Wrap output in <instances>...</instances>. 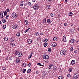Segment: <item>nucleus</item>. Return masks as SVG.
I'll return each instance as SVG.
<instances>
[{
	"mask_svg": "<svg viewBox=\"0 0 79 79\" xmlns=\"http://www.w3.org/2000/svg\"><path fill=\"white\" fill-rule=\"evenodd\" d=\"M31 72V69H29L27 71V73H29Z\"/></svg>",
	"mask_w": 79,
	"mask_h": 79,
	"instance_id": "79ce46f5",
	"label": "nucleus"
},
{
	"mask_svg": "<svg viewBox=\"0 0 79 79\" xmlns=\"http://www.w3.org/2000/svg\"><path fill=\"white\" fill-rule=\"evenodd\" d=\"M70 51H73V47H71L70 49Z\"/></svg>",
	"mask_w": 79,
	"mask_h": 79,
	"instance_id": "49530a36",
	"label": "nucleus"
},
{
	"mask_svg": "<svg viewBox=\"0 0 79 79\" xmlns=\"http://www.w3.org/2000/svg\"><path fill=\"white\" fill-rule=\"evenodd\" d=\"M48 61H49L48 60H46L45 61V62L46 63H48Z\"/></svg>",
	"mask_w": 79,
	"mask_h": 79,
	"instance_id": "bf43d9fd",
	"label": "nucleus"
},
{
	"mask_svg": "<svg viewBox=\"0 0 79 79\" xmlns=\"http://www.w3.org/2000/svg\"><path fill=\"white\" fill-rule=\"evenodd\" d=\"M43 23H46V18H44V19Z\"/></svg>",
	"mask_w": 79,
	"mask_h": 79,
	"instance_id": "a878e982",
	"label": "nucleus"
},
{
	"mask_svg": "<svg viewBox=\"0 0 79 79\" xmlns=\"http://www.w3.org/2000/svg\"><path fill=\"white\" fill-rule=\"evenodd\" d=\"M27 42L28 44H31L32 42V40H27Z\"/></svg>",
	"mask_w": 79,
	"mask_h": 79,
	"instance_id": "2eb2a0df",
	"label": "nucleus"
},
{
	"mask_svg": "<svg viewBox=\"0 0 79 79\" xmlns=\"http://www.w3.org/2000/svg\"><path fill=\"white\" fill-rule=\"evenodd\" d=\"M10 11V9H8L7 10V13H8Z\"/></svg>",
	"mask_w": 79,
	"mask_h": 79,
	"instance_id": "0e129e2a",
	"label": "nucleus"
},
{
	"mask_svg": "<svg viewBox=\"0 0 79 79\" xmlns=\"http://www.w3.org/2000/svg\"><path fill=\"white\" fill-rule=\"evenodd\" d=\"M19 61H20V59H19V58L16 59V60H15V62H16V63H19Z\"/></svg>",
	"mask_w": 79,
	"mask_h": 79,
	"instance_id": "9b49d317",
	"label": "nucleus"
},
{
	"mask_svg": "<svg viewBox=\"0 0 79 79\" xmlns=\"http://www.w3.org/2000/svg\"><path fill=\"white\" fill-rule=\"evenodd\" d=\"M51 16L52 17H53V14L52 13L51 14Z\"/></svg>",
	"mask_w": 79,
	"mask_h": 79,
	"instance_id": "680f3d73",
	"label": "nucleus"
},
{
	"mask_svg": "<svg viewBox=\"0 0 79 79\" xmlns=\"http://www.w3.org/2000/svg\"><path fill=\"white\" fill-rule=\"evenodd\" d=\"M79 77V74L76 73L72 77V78H74V79H77Z\"/></svg>",
	"mask_w": 79,
	"mask_h": 79,
	"instance_id": "f03ea898",
	"label": "nucleus"
},
{
	"mask_svg": "<svg viewBox=\"0 0 79 79\" xmlns=\"http://www.w3.org/2000/svg\"><path fill=\"white\" fill-rule=\"evenodd\" d=\"M20 34L19 32H18L17 33L16 35L17 37H19L20 36Z\"/></svg>",
	"mask_w": 79,
	"mask_h": 79,
	"instance_id": "393cba45",
	"label": "nucleus"
},
{
	"mask_svg": "<svg viewBox=\"0 0 79 79\" xmlns=\"http://www.w3.org/2000/svg\"><path fill=\"white\" fill-rule=\"evenodd\" d=\"M48 9H50V5H48Z\"/></svg>",
	"mask_w": 79,
	"mask_h": 79,
	"instance_id": "5fc2aeb1",
	"label": "nucleus"
},
{
	"mask_svg": "<svg viewBox=\"0 0 79 79\" xmlns=\"http://www.w3.org/2000/svg\"><path fill=\"white\" fill-rule=\"evenodd\" d=\"M52 0H48V3H50V2Z\"/></svg>",
	"mask_w": 79,
	"mask_h": 79,
	"instance_id": "052dcab7",
	"label": "nucleus"
},
{
	"mask_svg": "<svg viewBox=\"0 0 79 79\" xmlns=\"http://www.w3.org/2000/svg\"><path fill=\"white\" fill-rule=\"evenodd\" d=\"M70 31H71V32L72 33H73L74 32V30L71 29L70 30Z\"/></svg>",
	"mask_w": 79,
	"mask_h": 79,
	"instance_id": "4c0bfd02",
	"label": "nucleus"
},
{
	"mask_svg": "<svg viewBox=\"0 0 79 79\" xmlns=\"http://www.w3.org/2000/svg\"><path fill=\"white\" fill-rule=\"evenodd\" d=\"M76 44H78V42H79V40H77L76 41Z\"/></svg>",
	"mask_w": 79,
	"mask_h": 79,
	"instance_id": "6e6d98bb",
	"label": "nucleus"
},
{
	"mask_svg": "<svg viewBox=\"0 0 79 79\" xmlns=\"http://www.w3.org/2000/svg\"><path fill=\"white\" fill-rule=\"evenodd\" d=\"M39 35V32H35V35Z\"/></svg>",
	"mask_w": 79,
	"mask_h": 79,
	"instance_id": "bb28decb",
	"label": "nucleus"
},
{
	"mask_svg": "<svg viewBox=\"0 0 79 79\" xmlns=\"http://www.w3.org/2000/svg\"><path fill=\"white\" fill-rule=\"evenodd\" d=\"M52 66H53V65L51 64L49 66V69H52Z\"/></svg>",
	"mask_w": 79,
	"mask_h": 79,
	"instance_id": "aec40b11",
	"label": "nucleus"
},
{
	"mask_svg": "<svg viewBox=\"0 0 79 79\" xmlns=\"http://www.w3.org/2000/svg\"><path fill=\"white\" fill-rule=\"evenodd\" d=\"M69 15L70 16H71L73 15V13L72 12H69Z\"/></svg>",
	"mask_w": 79,
	"mask_h": 79,
	"instance_id": "7c9ffc66",
	"label": "nucleus"
},
{
	"mask_svg": "<svg viewBox=\"0 0 79 79\" xmlns=\"http://www.w3.org/2000/svg\"><path fill=\"white\" fill-rule=\"evenodd\" d=\"M70 42H71V44H73L74 42V39H72L70 40Z\"/></svg>",
	"mask_w": 79,
	"mask_h": 79,
	"instance_id": "6ab92c4d",
	"label": "nucleus"
},
{
	"mask_svg": "<svg viewBox=\"0 0 79 79\" xmlns=\"http://www.w3.org/2000/svg\"><path fill=\"white\" fill-rule=\"evenodd\" d=\"M27 5L28 6H31V5H32V4H31V3L30 2H27Z\"/></svg>",
	"mask_w": 79,
	"mask_h": 79,
	"instance_id": "f3484780",
	"label": "nucleus"
},
{
	"mask_svg": "<svg viewBox=\"0 0 79 79\" xmlns=\"http://www.w3.org/2000/svg\"><path fill=\"white\" fill-rule=\"evenodd\" d=\"M21 55H22V53L20 52H19L18 54V56L20 57V56H21Z\"/></svg>",
	"mask_w": 79,
	"mask_h": 79,
	"instance_id": "4468645a",
	"label": "nucleus"
},
{
	"mask_svg": "<svg viewBox=\"0 0 79 79\" xmlns=\"http://www.w3.org/2000/svg\"><path fill=\"white\" fill-rule=\"evenodd\" d=\"M12 59H13L12 57H9V60H10V61H11V60H12Z\"/></svg>",
	"mask_w": 79,
	"mask_h": 79,
	"instance_id": "4d7b16f0",
	"label": "nucleus"
},
{
	"mask_svg": "<svg viewBox=\"0 0 79 79\" xmlns=\"http://www.w3.org/2000/svg\"><path fill=\"white\" fill-rule=\"evenodd\" d=\"M31 57H32V56H29L28 59H30V58H31Z\"/></svg>",
	"mask_w": 79,
	"mask_h": 79,
	"instance_id": "e2e57ef3",
	"label": "nucleus"
},
{
	"mask_svg": "<svg viewBox=\"0 0 79 79\" xmlns=\"http://www.w3.org/2000/svg\"><path fill=\"white\" fill-rule=\"evenodd\" d=\"M23 1H22L20 2V6H23Z\"/></svg>",
	"mask_w": 79,
	"mask_h": 79,
	"instance_id": "412c9836",
	"label": "nucleus"
},
{
	"mask_svg": "<svg viewBox=\"0 0 79 79\" xmlns=\"http://www.w3.org/2000/svg\"><path fill=\"white\" fill-rule=\"evenodd\" d=\"M72 71H73V69H72L69 68V72H70V73H71V72H72Z\"/></svg>",
	"mask_w": 79,
	"mask_h": 79,
	"instance_id": "c85d7f7f",
	"label": "nucleus"
},
{
	"mask_svg": "<svg viewBox=\"0 0 79 79\" xmlns=\"http://www.w3.org/2000/svg\"><path fill=\"white\" fill-rule=\"evenodd\" d=\"M43 76H46V75H47V73L45 72H44V73H43Z\"/></svg>",
	"mask_w": 79,
	"mask_h": 79,
	"instance_id": "a19ab883",
	"label": "nucleus"
},
{
	"mask_svg": "<svg viewBox=\"0 0 79 79\" xmlns=\"http://www.w3.org/2000/svg\"><path fill=\"white\" fill-rule=\"evenodd\" d=\"M15 40V38L12 37L10 39V42H13Z\"/></svg>",
	"mask_w": 79,
	"mask_h": 79,
	"instance_id": "6e6552de",
	"label": "nucleus"
},
{
	"mask_svg": "<svg viewBox=\"0 0 79 79\" xmlns=\"http://www.w3.org/2000/svg\"><path fill=\"white\" fill-rule=\"evenodd\" d=\"M24 23L26 26H28L29 25V23H28V21L26 20H25L24 21Z\"/></svg>",
	"mask_w": 79,
	"mask_h": 79,
	"instance_id": "1a4fd4ad",
	"label": "nucleus"
},
{
	"mask_svg": "<svg viewBox=\"0 0 79 79\" xmlns=\"http://www.w3.org/2000/svg\"><path fill=\"white\" fill-rule=\"evenodd\" d=\"M66 49H63L62 51H60V54L61 55H66Z\"/></svg>",
	"mask_w": 79,
	"mask_h": 79,
	"instance_id": "f257e3e1",
	"label": "nucleus"
},
{
	"mask_svg": "<svg viewBox=\"0 0 79 79\" xmlns=\"http://www.w3.org/2000/svg\"><path fill=\"white\" fill-rule=\"evenodd\" d=\"M58 79H63V77L62 76H60L59 77Z\"/></svg>",
	"mask_w": 79,
	"mask_h": 79,
	"instance_id": "2f4dec72",
	"label": "nucleus"
},
{
	"mask_svg": "<svg viewBox=\"0 0 79 79\" xmlns=\"http://www.w3.org/2000/svg\"><path fill=\"white\" fill-rule=\"evenodd\" d=\"M48 41V39H45V40H44V42H45L46 43V42H47Z\"/></svg>",
	"mask_w": 79,
	"mask_h": 79,
	"instance_id": "473e14b6",
	"label": "nucleus"
},
{
	"mask_svg": "<svg viewBox=\"0 0 79 79\" xmlns=\"http://www.w3.org/2000/svg\"><path fill=\"white\" fill-rule=\"evenodd\" d=\"M2 22L3 23H6V20H5V19H3L2 20Z\"/></svg>",
	"mask_w": 79,
	"mask_h": 79,
	"instance_id": "c9c22d12",
	"label": "nucleus"
},
{
	"mask_svg": "<svg viewBox=\"0 0 79 79\" xmlns=\"http://www.w3.org/2000/svg\"><path fill=\"white\" fill-rule=\"evenodd\" d=\"M76 63V62L75 60H73L71 61V64H74Z\"/></svg>",
	"mask_w": 79,
	"mask_h": 79,
	"instance_id": "f8f14e48",
	"label": "nucleus"
},
{
	"mask_svg": "<svg viewBox=\"0 0 79 79\" xmlns=\"http://www.w3.org/2000/svg\"><path fill=\"white\" fill-rule=\"evenodd\" d=\"M51 48H49L48 49V51L49 52H51Z\"/></svg>",
	"mask_w": 79,
	"mask_h": 79,
	"instance_id": "3c124183",
	"label": "nucleus"
},
{
	"mask_svg": "<svg viewBox=\"0 0 79 79\" xmlns=\"http://www.w3.org/2000/svg\"><path fill=\"white\" fill-rule=\"evenodd\" d=\"M7 15V12H6V11H4V16H6Z\"/></svg>",
	"mask_w": 79,
	"mask_h": 79,
	"instance_id": "cd10ccee",
	"label": "nucleus"
},
{
	"mask_svg": "<svg viewBox=\"0 0 79 79\" xmlns=\"http://www.w3.org/2000/svg\"><path fill=\"white\" fill-rule=\"evenodd\" d=\"M12 16L13 18H16V17H17V15L16 13L13 12L12 14Z\"/></svg>",
	"mask_w": 79,
	"mask_h": 79,
	"instance_id": "0eeeda50",
	"label": "nucleus"
},
{
	"mask_svg": "<svg viewBox=\"0 0 79 79\" xmlns=\"http://www.w3.org/2000/svg\"><path fill=\"white\" fill-rule=\"evenodd\" d=\"M33 8L35 10H37L39 9V5L37 4H36L33 6Z\"/></svg>",
	"mask_w": 79,
	"mask_h": 79,
	"instance_id": "20e7f679",
	"label": "nucleus"
},
{
	"mask_svg": "<svg viewBox=\"0 0 79 79\" xmlns=\"http://www.w3.org/2000/svg\"><path fill=\"white\" fill-rule=\"evenodd\" d=\"M43 59L48 60V59H49V56L48 55H47L46 54H44V55Z\"/></svg>",
	"mask_w": 79,
	"mask_h": 79,
	"instance_id": "7ed1b4c3",
	"label": "nucleus"
},
{
	"mask_svg": "<svg viewBox=\"0 0 79 79\" xmlns=\"http://www.w3.org/2000/svg\"><path fill=\"white\" fill-rule=\"evenodd\" d=\"M33 54V53L32 52H31L30 54V56H32V54Z\"/></svg>",
	"mask_w": 79,
	"mask_h": 79,
	"instance_id": "13d9d810",
	"label": "nucleus"
},
{
	"mask_svg": "<svg viewBox=\"0 0 79 79\" xmlns=\"http://www.w3.org/2000/svg\"><path fill=\"white\" fill-rule=\"evenodd\" d=\"M6 25H3V28L4 29H5V28H6Z\"/></svg>",
	"mask_w": 79,
	"mask_h": 79,
	"instance_id": "72a5a7b5",
	"label": "nucleus"
},
{
	"mask_svg": "<svg viewBox=\"0 0 79 79\" xmlns=\"http://www.w3.org/2000/svg\"><path fill=\"white\" fill-rule=\"evenodd\" d=\"M47 45H48V44L47 43H45L44 44V46L45 47H47Z\"/></svg>",
	"mask_w": 79,
	"mask_h": 79,
	"instance_id": "c756f323",
	"label": "nucleus"
},
{
	"mask_svg": "<svg viewBox=\"0 0 79 79\" xmlns=\"http://www.w3.org/2000/svg\"><path fill=\"white\" fill-rule=\"evenodd\" d=\"M77 52H78V51L77 50H75L74 51L75 53H77Z\"/></svg>",
	"mask_w": 79,
	"mask_h": 79,
	"instance_id": "864d4df0",
	"label": "nucleus"
},
{
	"mask_svg": "<svg viewBox=\"0 0 79 79\" xmlns=\"http://www.w3.org/2000/svg\"><path fill=\"white\" fill-rule=\"evenodd\" d=\"M8 40V37H6L4 38V41H6L7 40Z\"/></svg>",
	"mask_w": 79,
	"mask_h": 79,
	"instance_id": "dca6fc26",
	"label": "nucleus"
},
{
	"mask_svg": "<svg viewBox=\"0 0 79 79\" xmlns=\"http://www.w3.org/2000/svg\"><path fill=\"white\" fill-rule=\"evenodd\" d=\"M47 22L48 23H52V21H50V19H48L47 20Z\"/></svg>",
	"mask_w": 79,
	"mask_h": 79,
	"instance_id": "a211bd4d",
	"label": "nucleus"
},
{
	"mask_svg": "<svg viewBox=\"0 0 79 79\" xmlns=\"http://www.w3.org/2000/svg\"><path fill=\"white\" fill-rule=\"evenodd\" d=\"M10 45L12 46V47H14L15 45V44L14 43H11L10 44Z\"/></svg>",
	"mask_w": 79,
	"mask_h": 79,
	"instance_id": "b1692460",
	"label": "nucleus"
},
{
	"mask_svg": "<svg viewBox=\"0 0 79 79\" xmlns=\"http://www.w3.org/2000/svg\"><path fill=\"white\" fill-rule=\"evenodd\" d=\"M64 26H68V23H64Z\"/></svg>",
	"mask_w": 79,
	"mask_h": 79,
	"instance_id": "8fccbe9b",
	"label": "nucleus"
},
{
	"mask_svg": "<svg viewBox=\"0 0 79 79\" xmlns=\"http://www.w3.org/2000/svg\"><path fill=\"white\" fill-rule=\"evenodd\" d=\"M9 17V15H7L5 17L6 19H8Z\"/></svg>",
	"mask_w": 79,
	"mask_h": 79,
	"instance_id": "c03bdc74",
	"label": "nucleus"
},
{
	"mask_svg": "<svg viewBox=\"0 0 79 79\" xmlns=\"http://www.w3.org/2000/svg\"><path fill=\"white\" fill-rule=\"evenodd\" d=\"M67 77H71V75L70 74H68L67 75Z\"/></svg>",
	"mask_w": 79,
	"mask_h": 79,
	"instance_id": "603ef678",
	"label": "nucleus"
},
{
	"mask_svg": "<svg viewBox=\"0 0 79 79\" xmlns=\"http://www.w3.org/2000/svg\"><path fill=\"white\" fill-rule=\"evenodd\" d=\"M37 65H38V66H44V65H42L40 63H38L37 64Z\"/></svg>",
	"mask_w": 79,
	"mask_h": 79,
	"instance_id": "4be33fe9",
	"label": "nucleus"
},
{
	"mask_svg": "<svg viewBox=\"0 0 79 79\" xmlns=\"http://www.w3.org/2000/svg\"><path fill=\"white\" fill-rule=\"evenodd\" d=\"M28 31H29V30L28 29H27L24 31V32L25 33H26V32H28Z\"/></svg>",
	"mask_w": 79,
	"mask_h": 79,
	"instance_id": "09e8293b",
	"label": "nucleus"
},
{
	"mask_svg": "<svg viewBox=\"0 0 79 79\" xmlns=\"http://www.w3.org/2000/svg\"><path fill=\"white\" fill-rule=\"evenodd\" d=\"M40 35H43V33L41 32V33H40Z\"/></svg>",
	"mask_w": 79,
	"mask_h": 79,
	"instance_id": "338daca9",
	"label": "nucleus"
},
{
	"mask_svg": "<svg viewBox=\"0 0 79 79\" xmlns=\"http://www.w3.org/2000/svg\"><path fill=\"white\" fill-rule=\"evenodd\" d=\"M56 39H57V37H55L53 38V40H56Z\"/></svg>",
	"mask_w": 79,
	"mask_h": 79,
	"instance_id": "58836bf2",
	"label": "nucleus"
},
{
	"mask_svg": "<svg viewBox=\"0 0 79 79\" xmlns=\"http://www.w3.org/2000/svg\"><path fill=\"white\" fill-rule=\"evenodd\" d=\"M51 46H52V47H56V46L57 45V44L55 42H53L51 44Z\"/></svg>",
	"mask_w": 79,
	"mask_h": 79,
	"instance_id": "39448f33",
	"label": "nucleus"
},
{
	"mask_svg": "<svg viewBox=\"0 0 79 79\" xmlns=\"http://www.w3.org/2000/svg\"><path fill=\"white\" fill-rule=\"evenodd\" d=\"M24 6L25 7V6L27 7V3H24Z\"/></svg>",
	"mask_w": 79,
	"mask_h": 79,
	"instance_id": "e433bc0d",
	"label": "nucleus"
},
{
	"mask_svg": "<svg viewBox=\"0 0 79 79\" xmlns=\"http://www.w3.org/2000/svg\"><path fill=\"white\" fill-rule=\"evenodd\" d=\"M27 66H28V67H30L31 66V63H29L27 65Z\"/></svg>",
	"mask_w": 79,
	"mask_h": 79,
	"instance_id": "ea45409f",
	"label": "nucleus"
},
{
	"mask_svg": "<svg viewBox=\"0 0 79 79\" xmlns=\"http://www.w3.org/2000/svg\"><path fill=\"white\" fill-rule=\"evenodd\" d=\"M2 69L3 70H6V68H5V67H2Z\"/></svg>",
	"mask_w": 79,
	"mask_h": 79,
	"instance_id": "de8ad7c7",
	"label": "nucleus"
},
{
	"mask_svg": "<svg viewBox=\"0 0 79 79\" xmlns=\"http://www.w3.org/2000/svg\"><path fill=\"white\" fill-rule=\"evenodd\" d=\"M36 0H32V1L33 2H35Z\"/></svg>",
	"mask_w": 79,
	"mask_h": 79,
	"instance_id": "69168bd1",
	"label": "nucleus"
},
{
	"mask_svg": "<svg viewBox=\"0 0 79 79\" xmlns=\"http://www.w3.org/2000/svg\"><path fill=\"white\" fill-rule=\"evenodd\" d=\"M3 13H4L3 11H2L1 12V13H0V14H1V15H3Z\"/></svg>",
	"mask_w": 79,
	"mask_h": 79,
	"instance_id": "a18cd8bd",
	"label": "nucleus"
},
{
	"mask_svg": "<svg viewBox=\"0 0 79 79\" xmlns=\"http://www.w3.org/2000/svg\"><path fill=\"white\" fill-rule=\"evenodd\" d=\"M18 25H15L13 26L12 27L14 29L17 30V29H18Z\"/></svg>",
	"mask_w": 79,
	"mask_h": 79,
	"instance_id": "423d86ee",
	"label": "nucleus"
},
{
	"mask_svg": "<svg viewBox=\"0 0 79 79\" xmlns=\"http://www.w3.org/2000/svg\"><path fill=\"white\" fill-rule=\"evenodd\" d=\"M63 38V41L65 42H66V36H64Z\"/></svg>",
	"mask_w": 79,
	"mask_h": 79,
	"instance_id": "9d476101",
	"label": "nucleus"
},
{
	"mask_svg": "<svg viewBox=\"0 0 79 79\" xmlns=\"http://www.w3.org/2000/svg\"><path fill=\"white\" fill-rule=\"evenodd\" d=\"M26 69H23V73H26Z\"/></svg>",
	"mask_w": 79,
	"mask_h": 79,
	"instance_id": "f704fd0d",
	"label": "nucleus"
},
{
	"mask_svg": "<svg viewBox=\"0 0 79 79\" xmlns=\"http://www.w3.org/2000/svg\"><path fill=\"white\" fill-rule=\"evenodd\" d=\"M67 1H68V0H65V3H67Z\"/></svg>",
	"mask_w": 79,
	"mask_h": 79,
	"instance_id": "774afa93",
	"label": "nucleus"
},
{
	"mask_svg": "<svg viewBox=\"0 0 79 79\" xmlns=\"http://www.w3.org/2000/svg\"><path fill=\"white\" fill-rule=\"evenodd\" d=\"M19 53V51L18 50H16L15 52V56H17V55Z\"/></svg>",
	"mask_w": 79,
	"mask_h": 79,
	"instance_id": "ddd939ff",
	"label": "nucleus"
},
{
	"mask_svg": "<svg viewBox=\"0 0 79 79\" xmlns=\"http://www.w3.org/2000/svg\"><path fill=\"white\" fill-rule=\"evenodd\" d=\"M3 15L2 14H2H0V16L1 18H2L3 17Z\"/></svg>",
	"mask_w": 79,
	"mask_h": 79,
	"instance_id": "37998d69",
	"label": "nucleus"
},
{
	"mask_svg": "<svg viewBox=\"0 0 79 79\" xmlns=\"http://www.w3.org/2000/svg\"><path fill=\"white\" fill-rule=\"evenodd\" d=\"M26 64H27L26 63H23V64H22V67H24V66H25L26 65Z\"/></svg>",
	"mask_w": 79,
	"mask_h": 79,
	"instance_id": "5701e85b",
	"label": "nucleus"
}]
</instances>
